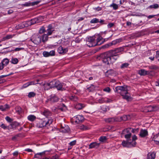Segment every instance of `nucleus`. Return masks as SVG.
Listing matches in <instances>:
<instances>
[{
  "label": "nucleus",
  "mask_w": 159,
  "mask_h": 159,
  "mask_svg": "<svg viewBox=\"0 0 159 159\" xmlns=\"http://www.w3.org/2000/svg\"><path fill=\"white\" fill-rule=\"evenodd\" d=\"M113 55V54L109 51L102 53L99 56V57L103 63L108 65L116 61V58L114 57Z\"/></svg>",
  "instance_id": "f257e3e1"
},
{
  "label": "nucleus",
  "mask_w": 159,
  "mask_h": 159,
  "mask_svg": "<svg viewBox=\"0 0 159 159\" xmlns=\"http://www.w3.org/2000/svg\"><path fill=\"white\" fill-rule=\"evenodd\" d=\"M53 121V119L50 118V119H46L44 120H41L37 121V126L39 128H42L43 127H48L51 124Z\"/></svg>",
  "instance_id": "f03ea898"
},
{
  "label": "nucleus",
  "mask_w": 159,
  "mask_h": 159,
  "mask_svg": "<svg viewBox=\"0 0 159 159\" xmlns=\"http://www.w3.org/2000/svg\"><path fill=\"white\" fill-rule=\"evenodd\" d=\"M84 119L82 115H79L74 116L71 119V122L74 124H80L84 121Z\"/></svg>",
  "instance_id": "7ed1b4c3"
},
{
  "label": "nucleus",
  "mask_w": 159,
  "mask_h": 159,
  "mask_svg": "<svg viewBox=\"0 0 159 159\" xmlns=\"http://www.w3.org/2000/svg\"><path fill=\"white\" fill-rule=\"evenodd\" d=\"M95 36L93 35L87 38L86 43L88 47H92L96 46L95 43Z\"/></svg>",
  "instance_id": "20e7f679"
},
{
  "label": "nucleus",
  "mask_w": 159,
  "mask_h": 159,
  "mask_svg": "<svg viewBox=\"0 0 159 159\" xmlns=\"http://www.w3.org/2000/svg\"><path fill=\"white\" fill-rule=\"evenodd\" d=\"M30 40L35 44L38 45L41 42V37L39 34H35L32 36Z\"/></svg>",
  "instance_id": "39448f33"
},
{
  "label": "nucleus",
  "mask_w": 159,
  "mask_h": 159,
  "mask_svg": "<svg viewBox=\"0 0 159 159\" xmlns=\"http://www.w3.org/2000/svg\"><path fill=\"white\" fill-rule=\"evenodd\" d=\"M115 91L120 93L121 95L124 93H128L127 89L125 86H117L115 88Z\"/></svg>",
  "instance_id": "423d86ee"
},
{
  "label": "nucleus",
  "mask_w": 159,
  "mask_h": 159,
  "mask_svg": "<svg viewBox=\"0 0 159 159\" xmlns=\"http://www.w3.org/2000/svg\"><path fill=\"white\" fill-rule=\"evenodd\" d=\"M57 80H52L49 83H48L45 84V89L48 90L52 88H55L56 85V83Z\"/></svg>",
  "instance_id": "0eeeda50"
},
{
  "label": "nucleus",
  "mask_w": 159,
  "mask_h": 159,
  "mask_svg": "<svg viewBox=\"0 0 159 159\" xmlns=\"http://www.w3.org/2000/svg\"><path fill=\"white\" fill-rule=\"evenodd\" d=\"M123 49L122 47L117 48L114 50H110L112 53L113 54L114 57L116 58V61L119 57V55L118 53L123 51Z\"/></svg>",
  "instance_id": "6e6552de"
},
{
  "label": "nucleus",
  "mask_w": 159,
  "mask_h": 159,
  "mask_svg": "<svg viewBox=\"0 0 159 159\" xmlns=\"http://www.w3.org/2000/svg\"><path fill=\"white\" fill-rule=\"evenodd\" d=\"M94 36H95V43L96 46L99 45L103 43V38L101 36L99 35L98 34H95Z\"/></svg>",
  "instance_id": "1a4fd4ad"
},
{
  "label": "nucleus",
  "mask_w": 159,
  "mask_h": 159,
  "mask_svg": "<svg viewBox=\"0 0 159 159\" xmlns=\"http://www.w3.org/2000/svg\"><path fill=\"white\" fill-rule=\"evenodd\" d=\"M54 110V112L57 113L56 112L57 111L60 110L61 111H64L66 110V105L63 103H60L58 106L57 107H53V108Z\"/></svg>",
  "instance_id": "9d476101"
},
{
  "label": "nucleus",
  "mask_w": 159,
  "mask_h": 159,
  "mask_svg": "<svg viewBox=\"0 0 159 159\" xmlns=\"http://www.w3.org/2000/svg\"><path fill=\"white\" fill-rule=\"evenodd\" d=\"M42 114L45 116L47 118L50 119L51 118L50 116L52 115V113L49 110L45 109L43 112H42Z\"/></svg>",
  "instance_id": "9b49d317"
},
{
  "label": "nucleus",
  "mask_w": 159,
  "mask_h": 159,
  "mask_svg": "<svg viewBox=\"0 0 159 159\" xmlns=\"http://www.w3.org/2000/svg\"><path fill=\"white\" fill-rule=\"evenodd\" d=\"M47 29L46 30V32H47V34L48 35H52L54 31V28L53 27L52 25L50 24L47 27Z\"/></svg>",
  "instance_id": "f8f14e48"
},
{
  "label": "nucleus",
  "mask_w": 159,
  "mask_h": 159,
  "mask_svg": "<svg viewBox=\"0 0 159 159\" xmlns=\"http://www.w3.org/2000/svg\"><path fill=\"white\" fill-rule=\"evenodd\" d=\"M68 51L67 48H64L61 46H59L57 49V52L60 54H64L66 53Z\"/></svg>",
  "instance_id": "ddd939ff"
},
{
  "label": "nucleus",
  "mask_w": 159,
  "mask_h": 159,
  "mask_svg": "<svg viewBox=\"0 0 159 159\" xmlns=\"http://www.w3.org/2000/svg\"><path fill=\"white\" fill-rule=\"evenodd\" d=\"M152 72V70L147 71L144 69H142L139 70L138 74L141 76H144L149 75Z\"/></svg>",
  "instance_id": "4468645a"
},
{
  "label": "nucleus",
  "mask_w": 159,
  "mask_h": 159,
  "mask_svg": "<svg viewBox=\"0 0 159 159\" xmlns=\"http://www.w3.org/2000/svg\"><path fill=\"white\" fill-rule=\"evenodd\" d=\"M43 54V57H45L54 56L55 55V51L54 50H52L49 52L44 51Z\"/></svg>",
  "instance_id": "2eb2a0df"
},
{
  "label": "nucleus",
  "mask_w": 159,
  "mask_h": 159,
  "mask_svg": "<svg viewBox=\"0 0 159 159\" xmlns=\"http://www.w3.org/2000/svg\"><path fill=\"white\" fill-rule=\"evenodd\" d=\"M70 130V128L67 125H61L60 131L64 133H68Z\"/></svg>",
  "instance_id": "dca6fc26"
},
{
  "label": "nucleus",
  "mask_w": 159,
  "mask_h": 159,
  "mask_svg": "<svg viewBox=\"0 0 159 159\" xmlns=\"http://www.w3.org/2000/svg\"><path fill=\"white\" fill-rule=\"evenodd\" d=\"M51 103H54L57 102L59 100V98L55 95H52L48 99Z\"/></svg>",
  "instance_id": "f3484780"
},
{
  "label": "nucleus",
  "mask_w": 159,
  "mask_h": 159,
  "mask_svg": "<svg viewBox=\"0 0 159 159\" xmlns=\"http://www.w3.org/2000/svg\"><path fill=\"white\" fill-rule=\"evenodd\" d=\"M62 84H64L61 83L59 81L57 80L55 88H56L58 90L61 91L64 90L65 89L62 87Z\"/></svg>",
  "instance_id": "a211bd4d"
},
{
  "label": "nucleus",
  "mask_w": 159,
  "mask_h": 159,
  "mask_svg": "<svg viewBox=\"0 0 159 159\" xmlns=\"http://www.w3.org/2000/svg\"><path fill=\"white\" fill-rule=\"evenodd\" d=\"M100 145V143H98L96 142H93L91 143L89 146V148H97L99 147Z\"/></svg>",
  "instance_id": "6ab92c4d"
},
{
  "label": "nucleus",
  "mask_w": 159,
  "mask_h": 159,
  "mask_svg": "<svg viewBox=\"0 0 159 159\" xmlns=\"http://www.w3.org/2000/svg\"><path fill=\"white\" fill-rule=\"evenodd\" d=\"M148 135V132L146 130L142 129L140 131L139 136L141 138H143Z\"/></svg>",
  "instance_id": "aec40b11"
},
{
  "label": "nucleus",
  "mask_w": 159,
  "mask_h": 159,
  "mask_svg": "<svg viewBox=\"0 0 159 159\" xmlns=\"http://www.w3.org/2000/svg\"><path fill=\"white\" fill-rule=\"evenodd\" d=\"M156 157V153L154 152L148 153L147 155V159H154Z\"/></svg>",
  "instance_id": "412c9836"
},
{
  "label": "nucleus",
  "mask_w": 159,
  "mask_h": 159,
  "mask_svg": "<svg viewBox=\"0 0 159 159\" xmlns=\"http://www.w3.org/2000/svg\"><path fill=\"white\" fill-rule=\"evenodd\" d=\"M84 104L81 103H77L75 105V107L78 110H80L85 107Z\"/></svg>",
  "instance_id": "4be33fe9"
},
{
  "label": "nucleus",
  "mask_w": 159,
  "mask_h": 159,
  "mask_svg": "<svg viewBox=\"0 0 159 159\" xmlns=\"http://www.w3.org/2000/svg\"><path fill=\"white\" fill-rule=\"evenodd\" d=\"M147 108L148 112H150L152 111H156L157 109V107L156 106L150 105L148 106Z\"/></svg>",
  "instance_id": "5701e85b"
},
{
  "label": "nucleus",
  "mask_w": 159,
  "mask_h": 159,
  "mask_svg": "<svg viewBox=\"0 0 159 159\" xmlns=\"http://www.w3.org/2000/svg\"><path fill=\"white\" fill-rule=\"evenodd\" d=\"M68 98L70 100L74 102H77L78 100L77 96L74 95L69 96Z\"/></svg>",
  "instance_id": "b1692460"
},
{
  "label": "nucleus",
  "mask_w": 159,
  "mask_h": 159,
  "mask_svg": "<svg viewBox=\"0 0 159 159\" xmlns=\"http://www.w3.org/2000/svg\"><path fill=\"white\" fill-rule=\"evenodd\" d=\"M129 143L128 140L126 141L123 140L121 143V145L124 147H127L128 148H131V145H130V144Z\"/></svg>",
  "instance_id": "393cba45"
},
{
  "label": "nucleus",
  "mask_w": 159,
  "mask_h": 159,
  "mask_svg": "<svg viewBox=\"0 0 159 159\" xmlns=\"http://www.w3.org/2000/svg\"><path fill=\"white\" fill-rule=\"evenodd\" d=\"M9 62V60L7 58H5L3 59L1 62L4 67L5 66H7Z\"/></svg>",
  "instance_id": "a878e982"
},
{
  "label": "nucleus",
  "mask_w": 159,
  "mask_h": 159,
  "mask_svg": "<svg viewBox=\"0 0 159 159\" xmlns=\"http://www.w3.org/2000/svg\"><path fill=\"white\" fill-rule=\"evenodd\" d=\"M14 35L9 34L7 35L6 36L3 37L1 39V41H5L9 39L12 38L14 36Z\"/></svg>",
  "instance_id": "bb28decb"
},
{
  "label": "nucleus",
  "mask_w": 159,
  "mask_h": 159,
  "mask_svg": "<svg viewBox=\"0 0 159 159\" xmlns=\"http://www.w3.org/2000/svg\"><path fill=\"white\" fill-rule=\"evenodd\" d=\"M122 39L121 38L116 39L112 41L111 42L109 43L111 46L112 45H116L118 43L121 42L122 41Z\"/></svg>",
  "instance_id": "cd10ccee"
},
{
  "label": "nucleus",
  "mask_w": 159,
  "mask_h": 159,
  "mask_svg": "<svg viewBox=\"0 0 159 159\" xmlns=\"http://www.w3.org/2000/svg\"><path fill=\"white\" fill-rule=\"evenodd\" d=\"M84 80L86 82H89L90 80H93V77L91 76L90 74H87L85 75Z\"/></svg>",
  "instance_id": "c85d7f7f"
},
{
  "label": "nucleus",
  "mask_w": 159,
  "mask_h": 159,
  "mask_svg": "<svg viewBox=\"0 0 159 159\" xmlns=\"http://www.w3.org/2000/svg\"><path fill=\"white\" fill-rule=\"evenodd\" d=\"M152 140L155 142L156 144L159 145V134L155 135L152 139Z\"/></svg>",
  "instance_id": "c756f323"
},
{
  "label": "nucleus",
  "mask_w": 159,
  "mask_h": 159,
  "mask_svg": "<svg viewBox=\"0 0 159 159\" xmlns=\"http://www.w3.org/2000/svg\"><path fill=\"white\" fill-rule=\"evenodd\" d=\"M36 117L33 115H30L28 116L27 117L28 120L30 121L33 122L36 119Z\"/></svg>",
  "instance_id": "7c9ffc66"
},
{
  "label": "nucleus",
  "mask_w": 159,
  "mask_h": 159,
  "mask_svg": "<svg viewBox=\"0 0 159 159\" xmlns=\"http://www.w3.org/2000/svg\"><path fill=\"white\" fill-rule=\"evenodd\" d=\"M49 35H48L47 34H44L41 36V38H42V41L43 42H45L48 40V36Z\"/></svg>",
  "instance_id": "2f4dec72"
},
{
  "label": "nucleus",
  "mask_w": 159,
  "mask_h": 159,
  "mask_svg": "<svg viewBox=\"0 0 159 159\" xmlns=\"http://www.w3.org/2000/svg\"><path fill=\"white\" fill-rule=\"evenodd\" d=\"M96 87L95 85L91 84L90 86L87 87V89L89 92L93 91L95 90Z\"/></svg>",
  "instance_id": "473e14b6"
},
{
  "label": "nucleus",
  "mask_w": 159,
  "mask_h": 159,
  "mask_svg": "<svg viewBox=\"0 0 159 159\" xmlns=\"http://www.w3.org/2000/svg\"><path fill=\"white\" fill-rule=\"evenodd\" d=\"M30 25H32L35 24L36 23H38L39 22L38 19L35 18L33 19H32L30 21H29Z\"/></svg>",
  "instance_id": "72a5a7b5"
},
{
  "label": "nucleus",
  "mask_w": 159,
  "mask_h": 159,
  "mask_svg": "<svg viewBox=\"0 0 159 159\" xmlns=\"http://www.w3.org/2000/svg\"><path fill=\"white\" fill-rule=\"evenodd\" d=\"M34 84V81L29 82H27V83L24 84L23 85L22 87L23 88H26L28 87V86H30V85Z\"/></svg>",
  "instance_id": "f704fd0d"
},
{
  "label": "nucleus",
  "mask_w": 159,
  "mask_h": 159,
  "mask_svg": "<svg viewBox=\"0 0 159 159\" xmlns=\"http://www.w3.org/2000/svg\"><path fill=\"white\" fill-rule=\"evenodd\" d=\"M19 60L16 58L12 57L10 62L12 64H16L19 62Z\"/></svg>",
  "instance_id": "c9c22d12"
},
{
  "label": "nucleus",
  "mask_w": 159,
  "mask_h": 159,
  "mask_svg": "<svg viewBox=\"0 0 159 159\" xmlns=\"http://www.w3.org/2000/svg\"><path fill=\"white\" fill-rule=\"evenodd\" d=\"M121 96L122 97V98L124 99H125L127 100H129L130 98V97L129 95V93L128 92L127 93H124Z\"/></svg>",
  "instance_id": "e433bc0d"
},
{
  "label": "nucleus",
  "mask_w": 159,
  "mask_h": 159,
  "mask_svg": "<svg viewBox=\"0 0 159 159\" xmlns=\"http://www.w3.org/2000/svg\"><path fill=\"white\" fill-rule=\"evenodd\" d=\"M129 65V64L128 63H125L121 64L120 66V68L121 69L126 68L128 67Z\"/></svg>",
  "instance_id": "4c0bfd02"
},
{
  "label": "nucleus",
  "mask_w": 159,
  "mask_h": 159,
  "mask_svg": "<svg viewBox=\"0 0 159 159\" xmlns=\"http://www.w3.org/2000/svg\"><path fill=\"white\" fill-rule=\"evenodd\" d=\"M131 131V128H128L127 129H124L122 133H121V134H125L126 135L128 134Z\"/></svg>",
  "instance_id": "58836bf2"
},
{
  "label": "nucleus",
  "mask_w": 159,
  "mask_h": 159,
  "mask_svg": "<svg viewBox=\"0 0 159 159\" xmlns=\"http://www.w3.org/2000/svg\"><path fill=\"white\" fill-rule=\"evenodd\" d=\"M11 125L12 127L14 128L20 126V124L16 121H14L12 123Z\"/></svg>",
  "instance_id": "ea45409f"
},
{
  "label": "nucleus",
  "mask_w": 159,
  "mask_h": 159,
  "mask_svg": "<svg viewBox=\"0 0 159 159\" xmlns=\"http://www.w3.org/2000/svg\"><path fill=\"white\" fill-rule=\"evenodd\" d=\"M101 110L104 111H106L109 110L108 107L106 105H103L101 107Z\"/></svg>",
  "instance_id": "a19ab883"
},
{
  "label": "nucleus",
  "mask_w": 159,
  "mask_h": 159,
  "mask_svg": "<svg viewBox=\"0 0 159 159\" xmlns=\"http://www.w3.org/2000/svg\"><path fill=\"white\" fill-rule=\"evenodd\" d=\"M46 32V30L45 27L44 26H42L39 29V33L40 34H42Z\"/></svg>",
  "instance_id": "79ce46f5"
},
{
  "label": "nucleus",
  "mask_w": 159,
  "mask_h": 159,
  "mask_svg": "<svg viewBox=\"0 0 159 159\" xmlns=\"http://www.w3.org/2000/svg\"><path fill=\"white\" fill-rule=\"evenodd\" d=\"M110 7H112L113 9L115 10H117L118 8V5L114 3H113L111 4Z\"/></svg>",
  "instance_id": "37998d69"
},
{
  "label": "nucleus",
  "mask_w": 159,
  "mask_h": 159,
  "mask_svg": "<svg viewBox=\"0 0 159 159\" xmlns=\"http://www.w3.org/2000/svg\"><path fill=\"white\" fill-rule=\"evenodd\" d=\"M128 141L129 143V144H130V145H131V148L134 147L137 143L136 141H132V140L131 141L130 139H129V140H128Z\"/></svg>",
  "instance_id": "c03bdc74"
},
{
  "label": "nucleus",
  "mask_w": 159,
  "mask_h": 159,
  "mask_svg": "<svg viewBox=\"0 0 159 159\" xmlns=\"http://www.w3.org/2000/svg\"><path fill=\"white\" fill-rule=\"evenodd\" d=\"M36 95V93L33 92H30L28 93V97L29 98L34 97Z\"/></svg>",
  "instance_id": "a18cd8bd"
},
{
  "label": "nucleus",
  "mask_w": 159,
  "mask_h": 159,
  "mask_svg": "<svg viewBox=\"0 0 159 159\" xmlns=\"http://www.w3.org/2000/svg\"><path fill=\"white\" fill-rule=\"evenodd\" d=\"M99 20L98 19L96 18H94L91 20L90 23L91 24H95L99 22Z\"/></svg>",
  "instance_id": "49530a36"
},
{
  "label": "nucleus",
  "mask_w": 159,
  "mask_h": 159,
  "mask_svg": "<svg viewBox=\"0 0 159 159\" xmlns=\"http://www.w3.org/2000/svg\"><path fill=\"white\" fill-rule=\"evenodd\" d=\"M159 68L158 67L155 65H152L149 67V69L151 70H157Z\"/></svg>",
  "instance_id": "de8ad7c7"
},
{
  "label": "nucleus",
  "mask_w": 159,
  "mask_h": 159,
  "mask_svg": "<svg viewBox=\"0 0 159 159\" xmlns=\"http://www.w3.org/2000/svg\"><path fill=\"white\" fill-rule=\"evenodd\" d=\"M109 31H105L104 32H101L100 33L98 34L99 35L101 36L102 37H104L106 34H108V32H109Z\"/></svg>",
  "instance_id": "09e8293b"
},
{
  "label": "nucleus",
  "mask_w": 159,
  "mask_h": 159,
  "mask_svg": "<svg viewBox=\"0 0 159 159\" xmlns=\"http://www.w3.org/2000/svg\"><path fill=\"white\" fill-rule=\"evenodd\" d=\"M131 135V133L130 132L128 134H127L125 135H124V137L125 139H127V140H129Z\"/></svg>",
  "instance_id": "8fccbe9b"
},
{
  "label": "nucleus",
  "mask_w": 159,
  "mask_h": 159,
  "mask_svg": "<svg viewBox=\"0 0 159 159\" xmlns=\"http://www.w3.org/2000/svg\"><path fill=\"white\" fill-rule=\"evenodd\" d=\"M22 23L25 27H27L30 25L29 21L23 22H22Z\"/></svg>",
  "instance_id": "3c124183"
},
{
  "label": "nucleus",
  "mask_w": 159,
  "mask_h": 159,
  "mask_svg": "<svg viewBox=\"0 0 159 159\" xmlns=\"http://www.w3.org/2000/svg\"><path fill=\"white\" fill-rule=\"evenodd\" d=\"M149 7L150 8H153L156 9L158 8L159 5L158 4L155 3L153 5H150Z\"/></svg>",
  "instance_id": "603ef678"
},
{
  "label": "nucleus",
  "mask_w": 159,
  "mask_h": 159,
  "mask_svg": "<svg viewBox=\"0 0 159 159\" xmlns=\"http://www.w3.org/2000/svg\"><path fill=\"white\" fill-rule=\"evenodd\" d=\"M111 46L110 44V43H107L105 44H104L103 45H102L101 47L100 48H103V49H105L106 48H108L109 47Z\"/></svg>",
  "instance_id": "864d4df0"
},
{
  "label": "nucleus",
  "mask_w": 159,
  "mask_h": 159,
  "mask_svg": "<svg viewBox=\"0 0 159 159\" xmlns=\"http://www.w3.org/2000/svg\"><path fill=\"white\" fill-rule=\"evenodd\" d=\"M105 121L108 123H111L113 122L114 120L113 118H108L105 119Z\"/></svg>",
  "instance_id": "5fc2aeb1"
},
{
  "label": "nucleus",
  "mask_w": 159,
  "mask_h": 159,
  "mask_svg": "<svg viewBox=\"0 0 159 159\" xmlns=\"http://www.w3.org/2000/svg\"><path fill=\"white\" fill-rule=\"evenodd\" d=\"M16 111L18 112V113L19 114H20L22 112V109L19 106H17L16 107Z\"/></svg>",
  "instance_id": "6e6d98bb"
},
{
  "label": "nucleus",
  "mask_w": 159,
  "mask_h": 159,
  "mask_svg": "<svg viewBox=\"0 0 159 159\" xmlns=\"http://www.w3.org/2000/svg\"><path fill=\"white\" fill-rule=\"evenodd\" d=\"M111 89L109 87H107L103 89V91L104 92L110 93L111 91Z\"/></svg>",
  "instance_id": "4d7b16f0"
},
{
  "label": "nucleus",
  "mask_w": 159,
  "mask_h": 159,
  "mask_svg": "<svg viewBox=\"0 0 159 159\" xmlns=\"http://www.w3.org/2000/svg\"><path fill=\"white\" fill-rule=\"evenodd\" d=\"M106 139L105 136H101L99 139V140L101 142H103L106 140Z\"/></svg>",
  "instance_id": "13d9d810"
},
{
  "label": "nucleus",
  "mask_w": 159,
  "mask_h": 159,
  "mask_svg": "<svg viewBox=\"0 0 159 159\" xmlns=\"http://www.w3.org/2000/svg\"><path fill=\"white\" fill-rule=\"evenodd\" d=\"M120 118L121 120H122L124 121H125L128 119L127 116L126 115H124L122 116H121Z\"/></svg>",
  "instance_id": "bf43d9fd"
},
{
  "label": "nucleus",
  "mask_w": 159,
  "mask_h": 159,
  "mask_svg": "<svg viewBox=\"0 0 159 159\" xmlns=\"http://www.w3.org/2000/svg\"><path fill=\"white\" fill-rule=\"evenodd\" d=\"M139 129L138 128H137L136 129H134L133 128H131V132L133 133H137L139 131Z\"/></svg>",
  "instance_id": "052dcab7"
},
{
  "label": "nucleus",
  "mask_w": 159,
  "mask_h": 159,
  "mask_svg": "<svg viewBox=\"0 0 159 159\" xmlns=\"http://www.w3.org/2000/svg\"><path fill=\"white\" fill-rule=\"evenodd\" d=\"M18 29H21L25 28L22 23L19 24L18 26H17Z\"/></svg>",
  "instance_id": "680f3d73"
},
{
  "label": "nucleus",
  "mask_w": 159,
  "mask_h": 159,
  "mask_svg": "<svg viewBox=\"0 0 159 159\" xmlns=\"http://www.w3.org/2000/svg\"><path fill=\"white\" fill-rule=\"evenodd\" d=\"M30 2H26L25 3L23 4L22 5L25 7H28L31 6Z\"/></svg>",
  "instance_id": "e2e57ef3"
},
{
  "label": "nucleus",
  "mask_w": 159,
  "mask_h": 159,
  "mask_svg": "<svg viewBox=\"0 0 159 159\" xmlns=\"http://www.w3.org/2000/svg\"><path fill=\"white\" fill-rule=\"evenodd\" d=\"M76 141L75 140L73 141L70 142L69 143V144L71 146H72L75 145L76 144Z\"/></svg>",
  "instance_id": "0e129e2a"
},
{
  "label": "nucleus",
  "mask_w": 159,
  "mask_h": 159,
  "mask_svg": "<svg viewBox=\"0 0 159 159\" xmlns=\"http://www.w3.org/2000/svg\"><path fill=\"white\" fill-rule=\"evenodd\" d=\"M114 25V24L113 23H109L107 25V27L110 28L112 27Z\"/></svg>",
  "instance_id": "69168bd1"
},
{
  "label": "nucleus",
  "mask_w": 159,
  "mask_h": 159,
  "mask_svg": "<svg viewBox=\"0 0 159 159\" xmlns=\"http://www.w3.org/2000/svg\"><path fill=\"white\" fill-rule=\"evenodd\" d=\"M0 127L4 129H7V126L4 124L2 123L0 125Z\"/></svg>",
  "instance_id": "338daca9"
},
{
  "label": "nucleus",
  "mask_w": 159,
  "mask_h": 159,
  "mask_svg": "<svg viewBox=\"0 0 159 159\" xmlns=\"http://www.w3.org/2000/svg\"><path fill=\"white\" fill-rule=\"evenodd\" d=\"M5 119L7 121L9 122H11L12 120L11 119L9 116H7L5 117Z\"/></svg>",
  "instance_id": "774afa93"
}]
</instances>
